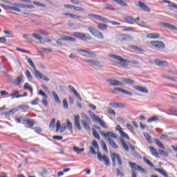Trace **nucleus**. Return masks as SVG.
Returning a JSON list of instances; mask_svg holds the SVG:
<instances>
[{"label": "nucleus", "mask_w": 177, "mask_h": 177, "mask_svg": "<svg viewBox=\"0 0 177 177\" xmlns=\"http://www.w3.org/2000/svg\"><path fill=\"white\" fill-rule=\"evenodd\" d=\"M104 6H105L106 9H108L109 10H114V7H113V6H111V5L105 4Z\"/></svg>", "instance_id": "obj_64"}, {"label": "nucleus", "mask_w": 177, "mask_h": 177, "mask_svg": "<svg viewBox=\"0 0 177 177\" xmlns=\"http://www.w3.org/2000/svg\"><path fill=\"white\" fill-rule=\"evenodd\" d=\"M147 38H151L152 39H157V38H160V33L152 32L147 35Z\"/></svg>", "instance_id": "obj_17"}, {"label": "nucleus", "mask_w": 177, "mask_h": 177, "mask_svg": "<svg viewBox=\"0 0 177 177\" xmlns=\"http://www.w3.org/2000/svg\"><path fill=\"white\" fill-rule=\"evenodd\" d=\"M144 162L147 164V165H149V167H151L152 168H154L156 166L154 165H153V163H151V162L149 161V159L144 158H143Z\"/></svg>", "instance_id": "obj_40"}, {"label": "nucleus", "mask_w": 177, "mask_h": 177, "mask_svg": "<svg viewBox=\"0 0 177 177\" xmlns=\"http://www.w3.org/2000/svg\"><path fill=\"white\" fill-rule=\"evenodd\" d=\"M37 32H38V34H41V35H44V36H46V35H49L48 33V32H46V30H41V29L37 30Z\"/></svg>", "instance_id": "obj_46"}, {"label": "nucleus", "mask_w": 177, "mask_h": 177, "mask_svg": "<svg viewBox=\"0 0 177 177\" xmlns=\"http://www.w3.org/2000/svg\"><path fill=\"white\" fill-rule=\"evenodd\" d=\"M56 124V119L53 118L50 122V128H55V124Z\"/></svg>", "instance_id": "obj_51"}, {"label": "nucleus", "mask_w": 177, "mask_h": 177, "mask_svg": "<svg viewBox=\"0 0 177 177\" xmlns=\"http://www.w3.org/2000/svg\"><path fill=\"white\" fill-rule=\"evenodd\" d=\"M138 8H140V9H142L145 12H151V10H150V8H149V6H147L146 4H145L142 1H138Z\"/></svg>", "instance_id": "obj_9"}, {"label": "nucleus", "mask_w": 177, "mask_h": 177, "mask_svg": "<svg viewBox=\"0 0 177 177\" xmlns=\"http://www.w3.org/2000/svg\"><path fill=\"white\" fill-rule=\"evenodd\" d=\"M9 9H10V10H14V12H21V10H20L17 7H9Z\"/></svg>", "instance_id": "obj_62"}, {"label": "nucleus", "mask_w": 177, "mask_h": 177, "mask_svg": "<svg viewBox=\"0 0 177 177\" xmlns=\"http://www.w3.org/2000/svg\"><path fill=\"white\" fill-rule=\"evenodd\" d=\"M114 91H117V92H120L121 93H123V95H127V96H132V93L130 91H128L124 88H120L118 87L114 88Z\"/></svg>", "instance_id": "obj_13"}, {"label": "nucleus", "mask_w": 177, "mask_h": 177, "mask_svg": "<svg viewBox=\"0 0 177 177\" xmlns=\"http://www.w3.org/2000/svg\"><path fill=\"white\" fill-rule=\"evenodd\" d=\"M106 82H109V84L111 86H120L122 85V82H120V81L115 80L109 79V80H106Z\"/></svg>", "instance_id": "obj_10"}, {"label": "nucleus", "mask_w": 177, "mask_h": 177, "mask_svg": "<svg viewBox=\"0 0 177 177\" xmlns=\"http://www.w3.org/2000/svg\"><path fill=\"white\" fill-rule=\"evenodd\" d=\"M109 106L113 109H118V102H111Z\"/></svg>", "instance_id": "obj_55"}, {"label": "nucleus", "mask_w": 177, "mask_h": 177, "mask_svg": "<svg viewBox=\"0 0 177 177\" xmlns=\"http://www.w3.org/2000/svg\"><path fill=\"white\" fill-rule=\"evenodd\" d=\"M158 152H159V154H160V156H164L165 157H167V156H168V153H167V151L162 149H159Z\"/></svg>", "instance_id": "obj_54"}, {"label": "nucleus", "mask_w": 177, "mask_h": 177, "mask_svg": "<svg viewBox=\"0 0 177 177\" xmlns=\"http://www.w3.org/2000/svg\"><path fill=\"white\" fill-rule=\"evenodd\" d=\"M73 150L77 153L80 154V153H82L84 151V148L80 149L78 147H74Z\"/></svg>", "instance_id": "obj_45"}, {"label": "nucleus", "mask_w": 177, "mask_h": 177, "mask_svg": "<svg viewBox=\"0 0 177 177\" xmlns=\"http://www.w3.org/2000/svg\"><path fill=\"white\" fill-rule=\"evenodd\" d=\"M131 48L133 49V50H136V52H143V50L136 46H132Z\"/></svg>", "instance_id": "obj_57"}, {"label": "nucleus", "mask_w": 177, "mask_h": 177, "mask_svg": "<svg viewBox=\"0 0 177 177\" xmlns=\"http://www.w3.org/2000/svg\"><path fill=\"white\" fill-rule=\"evenodd\" d=\"M149 150H151V153L152 156H154L155 157H159L158 152H157V150H156L154 147H149Z\"/></svg>", "instance_id": "obj_28"}, {"label": "nucleus", "mask_w": 177, "mask_h": 177, "mask_svg": "<svg viewBox=\"0 0 177 177\" xmlns=\"http://www.w3.org/2000/svg\"><path fill=\"white\" fill-rule=\"evenodd\" d=\"M127 129H129V131H130V132H133V127H132V125H131V124L127 123L126 125Z\"/></svg>", "instance_id": "obj_61"}, {"label": "nucleus", "mask_w": 177, "mask_h": 177, "mask_svg": "<svg viewBox=\"0 0 177 177\" xmlns=\"http://www.w3.org/2000/svg\"><path fill=\"white\" fill-rule=\"evenodd\" d=\"M26 75L29 81H32V75H31V72H30V71L26 70Z\"/></svg>", "instance_id": "obj_42"}, {"label": "nucleus", "mask_w": 177, "mask_h": 177, "mask_svg": "<svg viewBox=\"0 0 177 177\" xmlns=\"http://www.w3.org/2000/svg\"><path fill=\"white\" fill-rule=\"evenodd\" d=\"M74 124H75V128H77V129H78V131H81L82 128H81V123L80 122V115H77L76 116H75Z\"/></svg>", "instance_id": "obj_11"}, {"label": "nucleus", "mask_w": 177, "mask_h": 177, "mask_svg": "<svg viewBox=\"0 0 177 177\" xmlns=\"http://www.w3.org/2000/svg\"><path fill=\"white\" fill-rule=\"evenodd\" d=\"M91 117L93 121H96V122H99L102 120V119H100V118L95 113H93L92 115H91Z\"/></svg>", "instance_id": "obj_30"}, {"label": "nucleus", "mask_w": 177, "mask_h": 177, "mask_svg": "<svg viewBox=\"0 0 177 177\" xmlns=\"http://www.w3.org/2000/svg\"><path fill=\"white\" fill-rule=\"evenodd\" d=\"M21 80H22V77L21 76H19L14 82V84L15 85H19L20 84H21Z\"/></svg>", "instance_id": "obj_41"}, {"label": "nucleus", "mask_w": 177, "mask_h": 177, "mask_svg": "<svg viewBox=\"0 0 177 177\" xmlns=\"http://www.w3.org/2000/svg\"><path fill=\"white\" fill-rule=\"evenodd\" d=\"M82 124L83 125V128L86 129V131H89L91 129V126L89 123L85 120H81Z\"/></svg>", "instance_id": "obj_20"}, {"label": "nucleus", "mask_w": 177, "mask_h": 177, "mask_svg": "<svg viewBox=\"0 0 177 177\" xmlns=\"http://www.w3.org/2000/svg\"><path fill=\"white\" fill-rule=\"evenodd\" d=\"M82 39L83 41H86V39H92V37L88 33H82Z\"/></svg>", "instance_id": "obj_29"}, {"label": "nucleus", "mask_w": 177, "mask_h": 177, "mask_svg": "<svg viewBox=\"0 0 177 177\" xmlns=\"http://www.w3.org/2000/svg\"><path fill=\"white\" fill-rule=\"evenodd\" d=\"M109 57L111 59H115V60H118V62H121V66L122 67H124V66H127V63H128V60L122 58L121 56L110 54Z\"/></svg>", "instance_id": "obj_4"}, {"label": "nucleus", "mask_w": 177, "mask_h": 177, "mask_svg": "<svg viewBox=\"0 0 177 177\" xmlns=\"http://www.w3.org/2000/svg\"><path fill=\"white\" fill-rule=\"evenodd\" d=\"M85 63L89 64L90 66H95L96 67H102V64L99 62V61L93 60V59H84Z\"/></svg>", "instance_id": "obj_8"}, {"label": "nucleus", "mask_w": 177, "mask_h": 177, "mask_svg": "<svg viewBox=\"0 0 177 177\" xmlns=\"http://www.w3.org/2000/svg\"><path fill=\"white\" fill-rule=\"evenodd\" d=\"M52 95H53L55 102H56V103L59 104L60 98L59 97V95H57V93L55 91H53Z\"/></svg>", "instance_id": "obj_25"}, {"label": "nucleus", "mask_w": 177, "mask_h": 177, "mask_svg": "<svg viewBox=\"0 0 177 177\" xmlns=\"http://www.w3.org/2000/svg\"><path fill=\"white\" fill-rule=\"evenodd\" d=\"M129 165L131 168V177H138L136 171H140V172H142V174H146L147 172L146 169L136 163L129 162Z\"/></svg>", "instance_id": "obj_2"}, {"label": "nucleus", "mask_w": 177, "mask_h": 177, "mask_svg": "<svg viewBox=\"0 0 177 177\" xmlns=\"http://www.w3.org/2000/svg\"><path fill=\"white\" fill-rule=\"evenodd\" d=\"M33 70L35 71V77H36V78H40V80H44L46 82H49V77L41 73V72L37 70V68H35Z\"/></svg>", "instance_id": "obj_6"}, {"label": "nucleus", "mask_w": 177, "mask_h": 177, "mask_svg": "<svg viewBox=\"0 0 177 177\" xmlns=\"http://www.w3.org/2000/svg\"><path fill=\"white\" fill-rule=\"evenodd\" d=\"M154 143H156L157 146H158V147H160V149H165V147H164V145H162L161 141H160L158 139H156V138L154 139Z\"/></svg>", "instance_id": "obj_31"}, {"label": "nucleus", "mask_w": 177, "mask_h": 177, "mask_svg": "<svg viewBox=\"0 0 177 177\" xmlns=\"http://www.w3.org/2000/svg\"><path fill=\"white\" fill-rule=\"evenodd\" d=\"M68 88H69L71 92H73V93L75 95V96H77V97L79 99V100H82V98L81 97V95H80V93H78L77 92V90H75L74 86H73L71 85H68Z\"/></svg>", "instance_id": "obj_15"}, {"label": "nucleus", "mask_w": 177, "mask_h": 177, "mask_svg": "<svg viewBox=\"0 0 177 177\" xmlns=\"http://www.w3.org/2000/svg\"><path fill=\"white\" fill-rule=\"evenodd\" d=\"M63 41H70L71 42H75V39L70 36H64L62 37Z\"/></svg>", "instance_id": "obj_32"}, {"label": "nucleus", "mask_w": 177, "mask_h": 177, "mask_svg": "<svg viewBox=\"0 0 177 177\" xmlns=\"http://www.w3.org/2000/svg\"><path fill=\"white\" fill-rule=\"evenodd\" d=\"M26 124L28 127V128L34 127V120L28 119L27 120H26Z\"/></svg>", "instance_id": "obj_26"}, {"label": "nucleus", "mask_w": 177, "mask_h": 177, "mask_svg": "<svg viewBox=\"0 0 177 177\" xmlns=\"http://www.w3.org/2000/svg\"><path fill=\"white\" fill-rule=\"evenodd\" d=\"M151 45L154 46V48H157L158 49H164L165 48V44L162 41H151Z\"/></svg>", "instance_id": "obj_7"}, {"label": "nucleus", "mask_w": 177, "mask_h": 177, "mask_svg": "<svg viewBox=\"0 0 177 177\" xmlns=\"http://www.w3.org/2000/svg\"><path fill=\"white\" fill-rule=\"evenodd\" d=\"M120 142L122 143L123 149H124L126 151H129V146H128V144L125 142V140L124 139H121Z\"/></svg>", "instance_id": "obj_22"}, {"label": "nucleus", "mask_w": 177, "mask_h": 177, "mask_svg": "<svg viewBox=\"0 0 177 177\" xmlns=\"http://www.w3.org/2000/svg\"><path fill=\"white\" fill-rule=\"evenodd\" d=\"M116 174H117V176H124V173H122V171H121V170H120V169H116Z\"/></svg>", "instance_id": "obj_60"}, {"label": "nucleus", "mask_w": 177, "mask_h": 177, "mask_svg": "<svg viewBox=\"0 0 177 177\" xmlns=\"http://www.w3.org/2000/svg\"><path fill=\"white\" fill-rule=\"evenodd\" d=\"M154 121H158V117L155 115V116H153L147 120L148 123L154 122Z\"/></svg>", "instance_id": "obj_43"}, {"label": "nucleus", "mask_w": 177, "mask_h": 177, "mask_svg": "<svg viewBox=\"0 0 177 177\" xmlns=\"http://www.w3.org/2000/svg\"><path fill=\"white\" fill-rule=\"evenodd\" d=\"M97 160H99L100 161H104L105 165H106V167H109V165H110V159H109V158L107 157V156L106 155H102L100 152H97Z\"/></svg>", "instance_id": "obj_3"}, {"label": "nucleus", "mask_w": 177, "mask_h": 177, "mask_svg": "<svg viewBox=\"0 0 177 177\" xmlns=\"http://www.w3.org/2000/svg\"><path fill=\"white\" fill-rule=\"evenodd\" d=\"M133 88L136 89V91H138V92H141L142 93H149V90H147V88L145 87L133 86Z\"/></svg>", "instance_id": "obj_14"}, {"label": "nucleus", "mask_w": 177, "mask_h": 177, "mask_svg": "<svg viewBox=\"0 0 177 177\" xmlns=\"http://www.w3.org/2000/svg\"><path fill=\"white\" fill-rule=\"evenodd\" d=\"M82 32H75L73 34V37H76V38H78L79 39H82Z\"/></svg>", "instance_id": "obj_38"}, {"label": "nucleus", "mask_w": 177, "mask_h": 177, "mask_svg": "<svg viewBox=\"0 0 177 177\" xmlns=\"http://www.w3.org/2000/svg\"><path fill=\"white\" fill-rule=\"evenodd\" d=\"M66 129H69V131H71V132H73V123L70 121V120L66 119Z\"/></svg>", "instance_id": "obj_24"}, {"label": "nucleus", "mask_w": 177, "mask_h": 177, "mask_svg": "<svg viewBox=\"0 0 177 177\" xmlns=\"http://www.w3.org/2000/svg\"><path fill=\"white\" fill-rule=\"evenodd\" d=\"M98 28L99 30L106 31V30H107V25L103 24H98Z\"/></svg>", "instance_id": "obj_39"}, {"label": "nucleus", "mask_w": 177, "mask_h": 177, "mask_svg": "<svg viewBox=\"0 0 177 177\" xmlns=\"http://www.w3.org/2000/svg\"><path fill=\"white\" fill-rule=\"evenodd\" d=\"M98 20H100V21H103V23H111L110 19L104 18L100 15L98 17Z\"/></svg>", "instance_id": "obj_35"}, {"label": "nucleus", "mask_w": 177, "mask_h": 177, "mask_svg": "<svg viewBox=\"0 0 177 177\" xmlns=\"http://www.w3.org/2000/svg\"><path fill=\"white\" fill-rule=\"evenodd\" d=\"M93 37H95V38H97L98 39H104V38L103 33H102V32L99 30L96 31Z\"/></svg>", "instance_id": "obj_21"}, {"label": "nucleus", "mask_w": 177, "mask_h": 177, "mask_svg": "<svg viewBox=\"0 0 177 177\" xmlns=\"http://www.w3.org/2000/svg\"><path fill=\"white\" fill-rule=\"evenodd\" d=\"M92 145L95 147V149L99 150V144H97V141L93 140L92 142Z\"/></svg>", "instance_id": "obj_59"}, {"label": "nucleus", "mask_w": 177, "mask_h": 177, "mask_svg": "<svg viewBox=\"0 0 177 177\" xmlns=\"http://www.w3.org/2000/svg\"><path fill=\"white\" fill-rule=\"evenodd\" d=\"M93 136L95 138V139L100 140V136L97 133V131L95 129L93 130Z\"/></svg>", "instance_id": "obj_47"}, {"label": "nucleus", "mask_w": 177, "mask_h": 177, "mask_svg": "<svg viewBox=\"0 0 177 177\" xmlns=\"http://www.w3.org/2000/svg\"><path fill=\"white\" fill-rule=\"evenodd\" d=\"M33 5H36V6H40L41 8H45V4L41 3V2L38 1H33Z\"/></svg>", "instance_id": "obj_50"}, {"label": "nucleus", "mask_w": 177, "mask_h": 177, "mask_svg": "<svg viewBox=\"0 0 177 177\" xmlns=\"http://www.w3.org/2000/svg\"><path fill=\"white\" fill-rule=\"evenodd\" d=\"M113 2H116V3H118V5H120L121 6H124L127 8L128 6V4L127 3L124 2L122 0H112Z\"/></svg>", "instance_id": "obj_33"}, {"label": "nucleus", "mask_w": 177, "mask_h": 177, "mask_svg": "<svg viewBox=\"0 0 177 177\" xmlns=\"http://www.w3.org/2000/svg\"><path fill=\"white\" fill-rule=\"evenodd\" d=\"M28 63H29L30 66L32 67L33 70L36 68L35 65L34 64V62H32V59L31 58L28 57L26 58Z\"/></svg>", "instance_id": "obj_44"}, {"label": "nucleus", "mask_w": 177, "mask_h": 177, "mask_svg": "<svg viewBox=\"0 0 177 177\" xmlns=\"http://www.w3.org/2000/svg\"><path fill=\"white\" fill-rule=\"evenodd\" d=\"M62 15L63 16H68V17H71V19H80L81 17V16L75 15L71 13H64Z\"/></svg>", "instance_id": "obj_23"}, {"label": "nucleus", "mask_w": 177, "mask_h": 177, "mask_svg": "<svg viewBox=\"0 0 177 177\" xmlns=\"http://www.w3.org/2000/svg\"><path fill=\"white\" fill-rule=\"evenodd\" d=\"M88 31H89V32H91V35L94 36V35L96 34V31H97V29H96L92 26H89Z\"/></svg>", "instance_id": "obj_37"}, {"label": "nucleus", "mask_w": 177, "mask_h": 177, "mask_svg": "<svg viewBox=\"0 0 177 177\" xmlns=\"http://www.w3.org/2000/svg\"><path fill=\"white\" fill-rule=\"evenodd\" d=\"M144 136L146 138L148 142H151V136H150L149 133H145L144 134Z\"/></svg>", "instance_id": "obj_58"}, {"label": "nucleus", "mask_w": 177, "mask_h": 177, "mask_svg": "<svg viewBox=\"0 0 177 177\" xmlns=\"http://www.w3.org/2000/svg\"><path fill=\"white\" fill-rule=\"evenodd\" d=\"M63 106L64 109H68V102L66 99H64L63 100Z\"/></svg>", "instance_id": "obj_63"}, {"label": "nucleus", "mask_w": 177, "mask_h": 177, "mask_svg": "<svg viewBox=\"0 0 177 177\" xmlns=\"http://www.w3.org/2000/svg\"><path fill=\"white\" fill-rule=\"evenodd\" d=\"M154 63L156 66H159V67H167V66H168V62L167 61L155 59Z\"/></svg>", "instance_id": "obj_12"}, {"label": "nucleus", "mask_w": 177, "mask_h": 177, "mask_svg": "<svg viewBox=\"0 0 177 177\" xmlns=\"http://www.w3.org/2000/svg\"><path fill=\"white\" fill-rule=\"evenodd\" d=\"M166 27H167V28H170V30H177L176 26L169 24H166Z\"/></svg>", "instance_id": "obj_48"}, {"label": "nucleus", "mask_w": 177, "mask_h": 177, "mask_svg": "<svg viewBox=\"0 0 177 177\" xmlns=\"http://www.w3.org/2000/svg\"><path fill=\"white\" fill-rule=\"evenodd\" d=\"M73 9L76 12H84V10H85L84 8L75 6H73Z\"/></svg>", "instance_id": "obj_49"}, {"label": "nucleus", "mask_w": 177, "mask_h": 177, "mask_svg": "<svg viewBox=\"0 0 177 177\" xmlns=\"http://www.w3.org/2000/svg\"><path fill=\"white\" fill-rule=\"evenodd\" d=\"M14 6H17V8H22L24 9H34L35 8V6L32 5H24L17 3H15Z\"/></svg>", "instance_id": "obj_16"}, {"label": "nucleus", "mask_w": 177, "mask_h": 177, "mask_svg": "<svg viewBox=\"0 0 177 177\" xmlns=\"http://www.w3.org/2000/svg\"><path fill=\"white\" fill-rule=\"evenodd\" d=\"M102 136H104L106 139H107L109 146L112 147V149H118V145L117 143H115V141L113 139H117V135L115 133L111 132V131H108L107 133L102 132L101 133Z\"/></svg>", "instance_id": "obj_1"}, {"label": "nucleus", "mask_w": 177, "mask_h": 177, "mask_svg": "<svg viewBox=\"0 0 177 177\" xmlns=\"http://www.w3.org/2000/svg\"><path fill=\"white\" fill-rule=\"evenodd\" d=\"M39 95H40V96H42L44 99H48V95L42 90H40L39 91Z\"/></svg>", "instance_id": "obj_52"}, {"label": "nucleus", "mask_w": 177, "mask_h": 177, "mask_svg": "<svg viewBox=\"0 0 177 177\" xmlns=\"http://www.w3.org/2000/svg\"><path fill=\"white\" fill-rule=\"evenodd\" d=\"M155 171H157L158 172H159V174H160V175H162L163 176L168 177V175L167 174L165 171H164L161 169L156 168Z\"/></svg>", "instance_id": "obj_36"}, {"label": "nucleus", "mask_w": 177, "mask_h": 177, "mask_svg": "<svg viewBox=\"0 0 177 177\" xmlns=\"http://www.w3.org/2000/svg\"><path fill=\"white\" fill-rule=\"evenodd\" d=\"M13 93L11 94V99H15V97H16V96H17V95H19V91L17 90H14L12 91Z\"/></svg>", "instance_id": "obj_53"}, {"label": "nucleus", "mask_w": 177, "mask_h": 177, "mask_svg": "<svg viewBox=\"0 0 177 177\" xmlns=\"http://www.w3.org/2000/svg\"><path fill=\"white\" fill-rule=\"evenodd\" d=\"M39 102V98L36 97L32 102H31V104H32V106H37V104H38V102Z\"/></svg>", "instance_id": "obj_56"}, {"label": "nucleus", "mask_w": 177, "mask_h": 177, "mask_svg": "<svg viewBox=\"0 0 177 177\" xmlns=\"http://www.w3.org/2000/svg\"><path fill=\"white\" fill-rule=\"evenodd\" d=\"M32 37L35 38V39H37V41H40L41 44H44V39L38 33H32Z\"/></svg>", "instance_id": "obj_18"}, {"label": "nucleus", "mask_w": 177, "mask_h": 177, "mask_svg": "<svg viewBox=\"0 0 177 177\" xmlns=\"http://www.w3.org/2000/svg\"><path fill=\"white\" fill-rule=\"evenodd\" d=\"M24 88L28 89V91H30V93H32V87L31 86V85H30V84L25 83L24 86Z\"/></svg>", "instance_id": "obj_34"}, {"label": "nucleus", "mask_w": 177, "mask_h": 177, "mask_svg": "<svg viewBox=\"0 0 177 177\" xmlns=\"http://www.w3.org/2000/svg\"><path fill=\"white\" fill-rule=\"evenodd\" d=\"M122 81L124 82V84H128L129 85H133V84H135V81L132 80L131 79L123 78Z\"/></svg>", "instance_id": "obj_27"}, {"label": "nucleus", "mask_w": 177, "mask_h": 177, "mask_svg": "<svg viewBox=\"0 0 177 177\" xmlns=\"http://www.w3.org/2000/svg\"><path fill=\"white\" fill-rule=\"evenodd\" d=\"M124 20L126 23L129 24H135V19H133V17L128 16L125 17Z\"/></svg>", "instance_id": "obj_19"}, {"label": "nucleus", "mask_w": 177, "mask_h": 177, "mask_svg": "<svg viewBox=\"0 0 177 177\" xmlns=\"http://www.w3.org/2000/svg\"><path fill=\"white\" fill-rule=\"evenodd\" d=\"M112 162L113 167H115V160H117L118 165H122V160H121V156H120V154L116 153H113L112 154Z\"/></svg>", "instance_id": "obj_5"}]
</instances>
